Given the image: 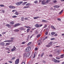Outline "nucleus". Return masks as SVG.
<instances>
[{
	"label": "nucleus",
	"instance_id": "nucleus-17",
	"mask_svg": "<svg viewBox=\"0 0 64 64\" xmlns=\"http://www.w3.org/2000/svg\"><path fill=\"white\" fill-rule=\"evenodd\" d=\"M26 53L25 52L24 54L23 55V57L24 58L26 56Z\"/></svg>",
	"mask_w": 64,
	"mask_h": 64
},
{
	"label": "nucleus",
	"instance_id": "nucleus-49",
	"mask_svg": "<svg viewBox=\"0 0 64 64\" xmlns=\"http://www.w3.org/2000/svg\"><path fill=\"white\" fill-rule=\"evenodd\" d=\"M56 58L57 59H60V58L58 56L56 57Z\"/></svg>",
	"mask_w": 64,
	"mask_h": 64
},
{
	"label": "nucleus",
	"instance_id": "nucleus-7",
	"mask_svg": "<svg viewBox=\"0 0 64 64\" xmlns=\"http://www.w3.org/2000/svg\"><path fill=\"white\" fill-rule=\"evenodd\" d=\"M9 7L10 9H14L16 8V6H10Z\"/></svg>",
	"mask_w": 64,
	"mask_h": 64
},
{
	"label": "nucleus",
	"instance_id": "nucleus-6",
	"mask_svg": "<svg viewBox=\"0 0 64 64\" xmlns=\"http://www.w3.org/2000/svg\"><path fill=\"white\" fill-rule=\"evenodd\" d=\"M0 45L2 46H5V43L4 42H1L0 43Z\"/></svg>",
	"mask_w": 64,
	"mask_h": 64
},
{
	"label": "nucleus",
	"instance_id": "nucleus-63",
	"mask_svg": "<svg viewBox=\"0 0 64 64\" xmlns=\"http://www.w3.org/2000/svg\"><path fill=\"white\" fill-rule=\"evenodd\" d=\"M22 64H25V62H23L22 63Z\"/></svg>",
	"mask_w": 64,
	"mask_h": 64
},
{
	"label": "nucleus",
	"instance_id": "nucleus-64",
	"mask_svg": "<svg viewBox=\"0 0 64 64\" xmlns=\"http://www.w3.org/2000/svg\"><path fill=\"white\" fill-rule=\"evenodd\" d=\"M24 27H25V28H28V27L27 26H24Z\"/></svg>",
	"mask_w": 64,
	"mask_h": 64
},
{
	"label": "nucleus",
	"instance_id": "nucleus-55",
	"mask_svg": "<svg viewBox=\"0 0 64 64\" xmlns=\"http://www.w3.org/2000/svg\"><path fill=\"white\" fill-rule=\"evenodd\" d=\"M38 50V48H35V51H36Z\"/></svg>",
	"mask_w": 64,
	"mask_h": 64
},
{
	"label": "nucleus",
	"instance_id": "nucleus-13",
	"mask_svg": "<svg viewBox=\"0 0 64 64\" xmlns=\"http://www.w3.org/2000/svg\"><path fill=\"white\" fill-rule=\"evenodd\" d=\"M30 53H28L26 55V57H29L30 56Z\"/></svg>",
	"mask_w": 64,
	"mask_h": 64
},
{
	"label": "nucleus",
	"instance_id": "nucleus-3",
	"mask_svg": "<svg viewBox=\"0 0 64 64\" xmlns=\"http://www.w3.org/2000/svg\"><path fill=\"white\" fill-rule=\"evenodd\" d=\"M52 61L54 62L55 63H60V61L59 60H56L55 59H53Z\"/></svg>",
	"mask_w": 64,
	"mask_h": 64
},
{
	"label": "nucleus",
	"instance_id": "nucleus-9",
	"mask_svg": "<svg viewBox=\"0 0 64 64\" xmlns=\"http://www.w3.org/2000/svg\"><path fill=\"white\" fill-rule=\"evenodd\" d=\"M41 4L42 5H45V0H42V1Z\"/></svg>",
	"mask_w": 64,
	"mask_h": 64
},
{
	"label": "nucleus",
	"instance_id": "nucleus-45",
	"mask_svg": "<svg viewBox=\"0 0 64 64\" xmlns=\"http://www.w3.org/2000/svg\"><path fill=\"white\" fill-rule=\"evenodd\" d=\"M34 34H32V36H30V38H32V37H33V36H34Z\"/></svg>",
	"mask_w": 64,
	"mask_h": 64
},
{
	"label": "nucleus",
	"instance_id": "nucleus-60",
	"mask_svg": "<svg viewBox=\"0 0 64 64\" xmlns=\"http://www.w3.org/2000/svg\"><path fill=\"white\" fill-rule=\"evenodd\" d=\"M46 27H47V26L45 25V26H44V28H45Z\"/></svg>",
	"mask_w": 64,
	"mask_h": 64
},
{
	"label": "nucleus",
	"instance_id": "nucleus-20",
	"mask_svg": "<svg viewBox=\"0 0 64 64\" xmlns=\"http://www.w3.org/2000/svg\"><path fill=\"white\" fill-rule=\"evenodd\" d=\"M40 18V17H35L34 18V19H38V18Z\"/></svg>",
	"mask_w": 64,
	"mask_h": 64
},
{
	"label": "nucleus",
	"instance_id": "nucleus-25",
	"mask_svg": "<svg viewBox=\"0 0 64 64\" xmlns=\"http://www.w3.org/2000/svg\"><path fill=\"white\" fill-rule=\"evenodd\" d=\"M13 41V40H8V42H12Z\"/></svg>",
	"mask_w": 64,
	"mask_h": 64
},
{
	"label": "nucleus",
	"instance_id": "nucleus-32",
	"mask_svg": "<svg viewBox=\"0 0 64 64\" xmlns=\"http://www.w3.org/2000/svg\"><path fill=\"white\" fill-rule=\"evenodd\" d=\"M40 36H41V35H40V34H39L37 36V37L38 38H39V37H40Z\"/></svg>",
	"mask_w": 64,
	"mask_h": 64
},
{
	"label": "nucleus",
	"instance_id": "nucleus-51",
	"mask_svg": "<svg viewBox=\"0 0 64 64\" xmlns=\"http://www.w3.org/2000/svg\"><path fill=\"white\" fill-rule=\"evenodd\" d=\"M8 62L10 63H12V61H9Z\"/></svg>",
	"mask_w": 64,
	"mask_h": 64
},
{
	"label": "nucleus",
	"instance_id": "nucleus-39",
	"mask_svg": "<svg viewBox=\"0 0 64 64\" xmlns=\"http://www.w3.org/2000/svg\"><path fill=\"white\" fill-rule=\"evenodd\" d=\"M0 7H4V5L3 4H1L0 5Z\"/></svg>",
	"mask_w": 64,
	"mask_h": 64
},
{
	"label": "nucleus",
	"instance_id": "nucleus-61",
	"mask_svg": "<svg viewBox=\"0 0 64 64\" xmlns=\"http://www.w3.org/2000/svg\"><path fill=\"white\" fill-rule=\"evenodd\" d=\"M58 21H60V20H61V19L60 18H58Z\"/></svg>",
	"mask_w": 64,
	"mask_h": 64
},
{
	"label": "nucleus",
	"instance_id": "nucleus-36",
	"mask_svg": "<svg viewBox=\"0 0 64 64\" xmlns=\"http://www.w3.org/2000/svg\"><path fill=\"white\" fill-rule=\"evenodd\" d=\"M14 31L15 32H18V31H19V30H18L17 29H16V30H14Z\"/></svg>",
	"mask_w": 64,
	"mask_h": 64
},
{
	"label": "nucleus",
	"instance_id": "nucleus-46",
	"mask_svg": "<svg viewBox=\"0 0 64 64\" xmlns=\"http://www.w3.org/2000/svg\"><path fill=\"white\" fill-rule=\"evenodd\" d=\"M55 40V38H52L50 39V40Z\"/></svg>",
	"mask_w": 64,
	"mask_h": 64
},
{
	"label": "nucleus",
	"instance_id": "nucleus-27",
	"mask_svg": "<svg viewBox=\"0 0 64 64\" xmlns=\"http://www.w3.org/2000/svg\"><path fill=\"white\" fill-rule=\"evenodd\" d=\"M20 30H24L25 29H24L23 28L21 27L20 28Z\"/></svg>",
	"mask_w": 64,
	"mask_h": 64
},
{
	"label": "nucleus",
	"instance_id": "nucleus-14",
	"mask_svg": "<svg viewBox=\"0 0 64 64\" xmlns=\"http://www.w3.org/2000/svg\"><path fill=\"white\" fill-rule=\"evenodd\" d=\"M36 26L37 28H39L40 27V25L37 24H36Z\"/></svg>",
	"mask_w": 64,
	"mask_h": 64
},
{
	"label": "nucleus",
	"instance_id": "nucleus-26",
	"mask_svg": "<svg viewBox=\"0 0 64 64\" xmlns=\"http://www.w3.org/2000/svg\"><path fill=\"white\" fill-rule=\"evenodd\" d=\"M64 56V54H62L60 56L61 57H60V58H63L64 57V56Z\"/></svg>",
	"mask_w": 64,
	"mask_h": 64
},
{
	"label": "nucleus",
	"instance_id": "nucleus-59",
	"mask_svg": "<svg viewBox=\"0 0 64 64\" xmlns=\"http://www.w3.org/2000/svg\"><path fill=\"white\" fill-rule=\"evenodd\" d=\"M34 56L33 57V58H34L35 57V54H34Z\"/></svg>",
	"mask_w": 64,
	"mask_h": 64
},
{
	"label": "nucleus",
	"instance_id": "nucleus-5",
	"mask_svg": "<svg viewBox=\"0 0 64 64\" xmlns=\"http://www.w3.org/2000/svg\"><path fill=\"white\" fill-rule=\"evenodd\" d=\"M20 25V24H15L14 25L13 27H16L18 26H19Z\"/></svg>",
	"mask_w": 64,
	"mask_h": 64
},
{
	"label": "nucleus",
	"instance_id": "nucleus-38",
	"mask_svg": "<svg viewBox=\"0 0 64 64\" xmlns=\"http://www.w3.org/2000/svg\"><path fill=\"white\" fill-rule=\"evenodd\" d=\"M6 32H2V35H4V34H6Z\"/></svg>",
	"mask_w": 64,
	"mask_h": 64
},
{
	"label": "nucleus",
	"instance_id": "nucleus-18",
	"mask_svg": "<svg viewBox=\"0 0 64 64\" xmlns=\"http://www.w3.org/2000/svg\"><path fill=\"white\" fill-rule=\"evenodd\" d=\"M24 19V17H22L21 18V20L22 21H23Z\"/></svg>",
	"mask_w": 64,
	"mask_h": 64
},
{
	"label": "nucleus",
	"instance_id": "nucleus-44",
	"mask_svg": "<svg viewBox=\"0 0 64 64\" xmlns=\"http://www.w3.org/2000/svg\"><path fill=\"white\" fill-rule=\"evenodd\" d=\"M36 34H38V32L37 31H36L35 32Z\"/></svg>",
	"mask_w": 64,
	"mask_h": 64
},
{
	"label": "nucleus",
	"instance_id": "nucleus-52",
	"mask_svg": "<svg viewBox=\"0 0 64 64\" xmlns=\"http://www.w3.org/2000/svg\"><path fill=\"white\" fill-rule=\"evenodd\" d=\"M45 34H46V35H48V32H45Z\"/></svg>",
	"mask_w": 64,
	"mask_h": 64
},
{
	"label": "nucleus",
	"instance_id": "nucleus-11",
	"mask_svg": "<svg viewBox=\"0 0 64 64\" xmlns=\"http://www.w3.org/2000/svg\"><path fill=\"white\" fill-rule=\"evenodd\" d=\"M6 26H7V27H8V28H11V25L9 24H7L6 25Z\"/></svg>",
	"mask_w": 64,
	"mask_h": 64
},
{
	"label": "nucleus",
	"instance_id": "nucleus-21",
	"mask_svg": "<svg viewBox=\"0 0 64 64\" xmlns=\"http://www.w3.org/2000/svg\"><path fill=\"white\" fill-rule=\"evenodd\" d=\"M42 22L44 23H45L47 22V20H42Z\"/></svg>",
	"mask_w": 64,
	"mask_h": 64
},
{
	"label": "nucleus",
	"instance_id": "nucleus-57",
	"mask_svg": "<svg viewBox=\"0 0 64 64\" xmlns=\"http://www.w3.org/2000/svg\"><path fill=\"white\" fill-rule=\"evenodd\" d=\"M42 1L41 0H39V2L40 3H41V2H42Z\"/></svg>",
	"mask_w": 64,
	"mask_h": 64
},
{
	"label": "nucleus",
	"instance_id": "nucleus-56",
	"mask_svg": "<svg viewBox=\"0 0 64 64\" xmlns=\"http://www.w3.org/2000/svg\"><path fill=\"white\" fill-rule=\"evenodd\" d=\"M58 35H57V34H56L55 35H54V36H57Z\"/></svg>",
	"mask_w": 64,
	"mask_h": 64
},
{
	"label": "nucleus",
	"instance_id": "nucleus-58",
	"mask_svg": "<svg viewBox=\"0 0 64 64\" xmlns=\"http://www.w3.org/2000/svg\"><path fill=\"white\" fill-rule=\"evenodd\" d=\"M11 40H13L14 39V38H11Z\"/></svg>",
	"mask_w": 64,
	"mask_h": 64
},
{
	"label": "nucleus",
	"instance_id": "nucleus-41",
	"mask_svg": "<svg viewBox=\"0 0 64 64\" xmlns=\"http://www.w3.org/2000/svg\"><path fill=\"white\" fill-rule=\"evenodd\" d=\"M17 17V16H12V18H16Z\"/></svg>",
	"mask_w": 64,
	"mask_h": 64
},
{
	"label": "nucleus",
	"instance_id": "nucleus-40",
	"mask_svg": "<svg viewBox=\"0 0 64 64\" xmlns=\"http://www.w3.org/2000/svg\"><path fill=\"white\" fill-rule=\"evenodd\" d=\"M15 59V57H13L12 58V60H14V59Z\"/></svg>",
	"mask_w": 64,
	"mask_h": 64
},
{
	"label": "nucleus",
	"instance_id": "nucleus-35",
	"mask_svg": "<svg viewBox=\"0 0 64 64\" xmlns=\"http://www.w3.org/2000/svg\"><path fill=\"white\" fill-rule=\"evenodd\" d=\"M46 46V47H50V45L48 44Z\"/></svg>",
	"mask_w": 64,
	"mask_h": 64
},
{
	"label": "nucleus",
	"instance_id": "nucleus-4",
	"mask_svg": "<svg viewBox=\"0 0 64 64\" xmlns=\"http://www.w3.org/2000/svg\"><path fill=\"white\" fill-rule=\"evenodd\" d=\"M19 62V59H17L15 62L16 64H18Z\"/></svg>",
	"mask_w": 64,
	"mask_h": 64
},
{
	"label": "nucleus",
	"instance_id": "nucleus-43",
	"mask_svg": "<svg viewBox=\"0 0 64 64\" xmlns=\"http://www.w3.org/2000/svg\"><path fill=\"white\" fill-rule=\"evenodd\" d=\"M27 3V2H24L23 3V5H25Z\"/></svg>",
	"mask_w": 64,
	"mask_h": 64
},
{
	"label": "nucleus",
	"instance_id": "nucleus-2",
	"mask_svg": "<svg viewBox=\"0 0 64 64\" xmlns=\"http://www.w3.org/2000/svg\"><path fill=\"white\" fill-rule=\"evenodd\" d=\"M23 3L22 2H16V5L17 6H19L21 4H22Z\"/></svg>",
	"mask_w": 64,
	"mask_h": 64
},
{
	"label": "nucleus",
	"instance_id": "nucleus-8",
	"mask_svg": "<svg viewBox=\"0 0 64 64\" xmlns=\"http://www.w3.org/2000/svg\"><path fill=\"white\" fill-rule=\"evenodd\" d=\"M16 49V48L15 46H14L13 48L11 50V51L12 52L14 51H15V50Z\"/></svg>",
	"mask_w": 64,
	"mask_h": 64
},
{
	"label": "nucleus",
	"instance_id": "nucleus-10",
	"mask_svg": "<svg viewBox=\"0 0 64 64\" xmlns=\"http://www.w3.org/2000/svg\"><path fill=\"white\" fill-rule=\"evenodd\" d=\"M51 1V0H47L45 2V4H48L49 2H50Z\"/></svg>",
	"mask_w": 64,
	"mask_h": 64
},
{
	"label": "nucleus",
	"instance_id": "nucleus-12",
	"mask_svg": "<svg viewBox=\"0 0 64 64\" xmlns=\"http://www.w3.org/2000/svg\"><path fill=\"white\" fill-rule=\"evenodd\" d=\"M14 23H14L13 21H12L10 22L9 23V24H10L11 25H13L14 24Z\"/></svg>",
	"mask_w": 64,
	"mask_h": 64
},
{
	"label": "nucleus",
	"instance_id": "nucleus-1",
	"mask_svg": "<svg viewBox=\"0 0 64 64\" xmlns=\"http://www.w3.org/2000/svg\"><path fill=\"white\" fill-rule=\"evenodd\" d=\"M31 50V47L30 46H28L26 49L25 51L26 52H28L30 51Z\"/></svg>",
	"mask_w": 64,
	"mask_h": 64
},
{
	"label": "nucleus",
	"instance_id": "nucleus-33",
	"mask_svg": "<svg viewBox=\"0 0 64 64\" xmlns=\"http://www.w3.org/2000/svg\"><path fill=\"white\" fill-rule=\"evenodd\" d=\"M31 42H30L28 43V46H29L30 45H31Z\"/></svg>",
	"mask_w": 64,
	"mask_h": 64
},
{
	"label": "nucleus",
	"instance_id": "nucleus-48",
	"mask_svg": "<svg viewBox=\"0 0 64 64\" xmlns=\"http://www.w3.org/2000/svg\"><path fill=\"white\" fill-rule=\"evenodd\" d=\"M5 49L6 50H9V48H5Z\"/></svg>",
	"mask_w": 64,
	"mask_h": 64
},
{
	"label": "nucleus",
	"instance_id": "nucleus-50",
	"mask_svg": "<svg viewBox=\"0 0 64 64\" xmlns=\"http://www.w3.org/2000/svg\"><path fill=\"white\" fill-rule=\"evenodd\" d=\"M10 44L9 43H6V45H10Z\"/></svg>",
	"mask_w": 64,
	"mask_h": 64
},
{
	"label": "nucleus",
	"instance_id": "nucleus-24",
	"mask_svg": "<svg viewBox=\"0 0 64 64\" xmlns=\"http://www.w3.org/2000/svg\"><path fill=\"white\" fill-rule=\"evenodd\" d=\"M63 11V10H62L59 13V14H61L62 13V12Z\"/></svg>",
	"mask_w": 64,
	"mask_h": 64
},
{
	"label": "nucleus",
	"instance_id": "nucleus-54",
	"mask_svg": "<svg viewBox=\"0 0 64 64\" xmlns=\"http://www.w3.org/2000/svg\"><path fill=\"white\" fill-rule=\"evenodd\" d=\"M8 40H6V41H4V42H8Z\"/></svg>",
	"mask_w": 64,
	"mask_h": 64
},
{
	"label": "nucleus",
	"instance_id": "nucleus-62",
	"mask_svg": "<svg viewBox=\"0 0 64 64\" xmlns=\"http://www.w3.org/2000/svg\"><path fill=\"white\" fill-rule=\"evenodd\" d=\"M48 38V36H46V37H45L44 39H46V38Z\"/></svg>",
	"mask_w": 64,
	"mask_h": 64
},
{
	"label": "nucleus",
	"instance_id": "nucleus-23",
	"mask_svg": "<svg viewBox=\"0 0 64 64\" xmlns=\"http://www.w3.org/2000/svg\"><path fill=\"white\" fill-rule=\"evenodd\" d=\"M51 28H52V29H56V28L54 27V26H51Z\"/></svg>",
	"mask_w": 64,
	"mask_h": 64
},
{
	"label": "nucleus",
	"instance_id": "nucleus-42",
	"mask_svg": "<svg viewBox=\"0 0 64 64\" xmlns=\"http://www.w3.org/2000/svg\"><path fill=\"white\" fill-rule=\"evenodd\" d=\"M38 2V1H37V0L35 1L34 2V3H35V4L37 3Z\"/></svg>",
	"mask_w": 64,
	"mask_h": 64
},
{
	"label": "nucleus",
	"instance_id": "nucleus-37",
	"mask_svg": "<svg viewBox=\"0 0 64 64\" xmlns=\"http://www.w3.org/2000/svg\"><path fill=\"white\" fill-rule=\"evenodd\" d=\"M24 20H28V18H24Z\"/></svg>",
	"mask_w": 64,
	"mask_h": 64
},
{
	"label": "nucleus",
	"instance_id": "nucleus-28",
	"mask_svg": "<svg viewBox=\"0 0 64 64\" xmlns=\"http://www.w3.org/2000/svg\"><path fill=\"white\" fill-rule=\"evenodd\" d=\"M30 29L28 28V29L27 30V33H28V32H29V31H30Z\"/></svg>",
	"mask_w": 64,
	"mask_h": 64
},
{
	"label": "nucleus",
	"instance_id": "nucleus-47",
	"mask_svg": "<svg viewBox=\"0 0 64 64\" xmlns=\"http://www.w3.org/2000/svg\"><path fill=\"white\" fill-rule=\"evenodd\" d=\"M52 56H53L52 54H50L49 55V57H52Z\"/></svg>",
	"mask_w": 64,
	"mask_h": 64
},
{
	"label": "nucleus",
	"instance_id": "nucleus-16",
	"mask_svg": "<svg viewBox=\"0 0 64 64\" xmlns=\"http://www.w3.org/2000/svg\"><path fill=\"white\" fill-rule=\"evenodd\" d=\"M29 7V6H24L23 8V9H26V8H28Z\"/></svg>",
	"mask_w": 64,
	"mask_h": 64
},
{
	"label": "nucleus",
	"instance_id": "nucleus-34",
	"mask_svg": "<svg viewBox=\"0 0 64 64\" xmlns=\"http://www.w3.org/2000/svg\"><path fill=\"white\" fill-rule=\"evenodd\" d=\"M57 1L56 0H55L53 1V2L54 3H57Z\"/></svg>",
	"mask_w": 64,
	"mask_h": 64
},
{
	"label": "nucleus",
	"instance_id": "nucleus-22",
	"mask_svg": "<svg viewBox=\"0 0 64 64\" xmlns=\"http://www.w3.org/2000/svg\"><path fill=\"white\" fill-rule=\"evenodd\" d=\"M54 8H58V7H59V6L56 5L54 6Z\"/></svg>",
	"mask_w": 64,
	"mask_h": 64
},
{
	"label": "nucleus",
	"instance_id": "nucleus-19",
	"mask_svg": "<svg viewBox=\"0 0 64 64\" xmlns=\"http://www.w3.org/2000/svg\"><path fill=\"white\" fill-rule=\"evenodd\" d=\"M14 14L16 15H19V13L18 12H16L14 13Z\"/></svg>",
	"mask_w": 64,
	"mask_h": 64
},
{
	"label": "nucleus",
	"instance_id": "nucleus-15",
	"mask_svg": "<svg viewBox=\"0 0 64 64\" xmlns=\"http://www.w3.org/2000/svg\"><path fill=\"white\" fill-rule=\"evenodd\" d=\"M31 5V4L30 3H28L26 4V6H29L30 5Z\"/></svg>",
	"mask_w": 64,
	"mask_h": 64
},
{
	"label": "nucleus",
	"instance_id": "nucleus-31",
	"mask_svg": "<svg viewBox=\"0 0 64 64\" xmlns=\"http://www.w3.org/2000/svg\"><path fill=\"white\" fill-rule=\"evenodd\" d=\"M52 43H53V42H50V43L48 44H50L51 45H52Z\"/></svg>",
	"mask_w": 64,
	"mask_h": 64
},
{
	"label": "nucleus",
	"instance_id": "nucleus-53",
	"mask_svg": "<svg viewBox=\"0 0 64 64\" xmlns=\"http://www.w3.org/2000/svg\"><path fill=\"white\" fill-rule=\"evenodd\" d=\"M25 43H26V42H23L22 43V44H25Z\"/></svg>",
	"mask_w": 64,
	"mask_h": 64
},
{
	"label": "nucleus",
	"instance_id": "nucleus-29",
	"mask_svg": "<svg viewBox=\"0 0 64 64\" xmlns=\"http://www.w3.org/2000/svg\"><path fill=\"white\" fill-rule=\"evenodd\" d=\"M55 34V33L54 32H52L51 33V34H52V35H54Z\"/></svg>",
	"mask_w": 64,
	"mask_h": 64
},
{
	"label": "nucleus",
	"instance_id": "nucleus-30",
	"mask_svg": "<svg viewBox=\"0 0 64 64\" xmlns=\"http://www.w3.org/2000/svg\"><path fill=\"white\" fill-rule=\"evenodd\" d=\"M44 55V53H42V54H41V57H43V55Z\"/></svg>",
	"mask_w": 64,
	"mask_h": 64
}]
</instances>
